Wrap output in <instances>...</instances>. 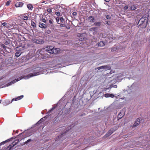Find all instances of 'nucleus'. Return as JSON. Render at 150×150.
<instances>
[{"mask_svg":"<svg viewBox=\"0 0 150 150\" xmlns=\"http://www.w3.org/2000/svg\"><path fill=\"white\" fill-rule=\"evenodd\" d=\"M146 145V144H144V145H143V146H145Z\"/></svg>","mask_w":150,"mask_h":150,"instance_id":"obj_60","label":"nucleus"},{"mask_svg":"<svg viewBox=\"0 0 150 150\" xmlns=\"http://www.w3.org/2000/svg\"><path fill=\"white\" fill-rule=\"evenodd\" d=\"M60 64H58L57 65H56L54 67V69L58 68H60L61 67Z\"/></svg>","mask_w":150,"mask_h":150,"instance_id":"obj_33","label":"nucleus"},{"mask_svg":"<svg viewBox=\"0 0 150 150\" xmlns=\"http://www.w3.org/2000/svg\"><path fill=\"white\" fill-rule=\"evenodd\" d=\"M26 71H31L34 72L33 73H30L25 76L24 79H28L29 78L33 76L38 75L43 73V68L41 67H38L35 68L33 69H31L30 68H29L27 69L26 70Z\"/></svg>","mask_w":150,"mask_h":150,"instance_id":"obj_1","label":"nucleus"},{"mask_svg":"<svg viewBox=\"0 0 150 150\" xmlns=\"http://www.w3.org/2000/svg\"><path fill=\"white\" fill-rule=\"evenodd\" d=\"M24 97V96L23 95H21V96H19L15 98H13L11 102V103H12V102H13L14 101H17L20 100L21 99H22Z\"/></svg>","mask_w":150,"mask_h":150,"instance_id":"obj_13","label":"nucleus"},{"mask_svg":"<svg viewBox=\"0 0 150 150\" xmlns=\"http://www.w3.org/2000/svg\"><path fill=\"white\" fill-rule=\"evenodd\" d=\"M128 8V6L127 5L125 6L124 7V10H127Z\"/></svg>","mask_w":150,"mask_h":150,"instance_id":"obj_45","label":"nucleus"},{"mask_svg":"<svg viewBox=\"0 0 150 150\" xmlns=\"http://www.w3.org/2000/svg\"><path fill=\"white\" fill-rule=\"evenodd\" d=\"M1 100H0V103H1Z\"/></svg>","mask_w":150,"mask_h":150,"instance_id":"obj_61","label":"nucleus"},{"mask_svg":"<svg viewBox=\"0 0 150 150\" xmlns=\"http://www.w3.org/2000/svg\"><path fill=\"white\" fill-rule=\"evenodd\" d=\"M60 20L61 22H63L64 21V19L62 17H61L60 18Z\"/></svg>","mask_w":150,"mask_h":150,"instance_id":"obj_49","label":"nucleus"},{"mask_svg":"<svg viewBox=\"0 0 150 150\" xmlns=\"http://www.w3.org/2000/svg\"><path fill=\"white\" fill-rule=\"evenodd\" d=\"M28 16H25V15H23V19L25 20H27L28 19Z\"/></svg>","mask_w":150,"mask_h":150,"instance_id":"obj_31","label":"nucleus"},{"mask_svg":"<svg viewBox=\"0 0 150 150\" xmlns=\"http://www.w3.org/2000/svg\"><path fill=\"white\" fill-rule=\"evenodd\" d=\"M10 43V42L6 41L4 42V45H8V44H9Z\"/></svg>","mask_w":150,"mask_h":150,"instance_id":"obj_42","label":"nucleus"},{"mask_svg":"<svg viewBox=\"0 0 150 150\" xmlns=\"http://www.w3.org/2000/svg\"><path fill=\"white\" fill-rule=\"evenodd\" d=\"M95 24L96 26H100L101 24L100 22H96Z\"/></svg>","mask_w":150,"mask_h":150,"instance_id":"obj_35","label":"nucleus"},{"mask_svg":"<svg viewBox=\"0 0 150 150\" xmlns=\"http://www.w3.org/2000/svg\"><path fill=\"white\" fill-rule=\"evenodd\" d=\"M23 5V3L22 2H18L15 4V6L16 7H22Z\"/></svg>","mask_w":150,"mask_h":150,"instance_id":"obj_14","label":"nucleus"},{"mask_svg":"<svg viewBox=\"0 0 150 150\" xmlns=\"http://www.w3.org/2000/svg\"><path fill=\"white\" fill-rule=\"evenodd\" d=\"M77 15V13L76 12H74L72 13V15L74 16V18L75 16H76Z\"/></svg>","mask_w":150,"mask_h":150,"instance_id":"obj_37","label":"nucleus"},{"mask_svg":"<svg viewBox=\"0 0 150 150\" xmlns=\"http://www.w3.org/2000/svg\"><path fill=\"white\" fill-rule=\"evenodd\" d=\"M23 134V133H22L21 134H20L19 135H18V136H19L20 135H21V134Z\"/></svg>","mask_w":150,"mask_h":150,"instance_id":"obj_55","label":"nucleus"},{"mask_svg":"<svg viewBox=\"0 0 150 150\" xmlns=\"http://www.w3.org/2000/svg\"><path fill=\"white\" fill-rule=\"evenodd\" d=\"M140 120L139 118H138L137 119L135 122L134 123L133 126H132V128H134L135 127L137 126L140 124Z\"/></svg>","mask_w":150,"mask_h":150,"instance_id":"obj_10","label":"nucleus"},{"mask_svg":"<svg viewBox=\"0 0 150 150\" xmlns=\"http://www.w3.org/2000/svg\"><path fill=\"white\" fill-rule=\"evenodd\" d=\"M23 48L20 47H16L15 48V50L17 51V52L15 53V56L18 57L20 56L21 54L22 53V52L21 51L23 50Z\"/></svg>","mask_w":150,"mask_h":150,"instance_id":"obj_5","label":"nucleus"},{"mask_svg":"<svg viewBox=\"0 0 150 150\" xmlns=\"http://www.w3.org/2000/svg\"><path fill=\"white\" fill-rule=\"evenodd\" d=\"M31 25L32 26L33 28H36V25L35 22L33 21H32Z\"/></svg>","mask_w":150,"mask_h":150,"instance_id":"obj_27","label":"nucleus"},{"mask_svg":"<svg viewBox=\"0 0 150 150\" xmlns=\"http://www.w3.org/2000/svg\"><path fill=\"white\" fill-rule=\"evenodd\" d=\"M33 41L34 42L38 44H41L42 43V41L41 40L35 39L33 40Z\"/></svg>","mask_w":150,"mask_h":150,"instance_id":"obj_18","label":"nucleus"},{"mask_svg":"<svg viewBox=\"0 0 150 150\" xmlns=\"http://www.w3.org/2000/svg\"><path fill=\"white\" fill-rule=\"evenodd\" d=\"M13 138H15V137H11V138L10 139H8L5 141H4L1 142V143H0V146L4 144L5 143H6L7 142H8V141H9L11 139H12Z\"/></svg>","mask_w":150,"mask_h":150,"instance_id":"obj_17","label":"nucleus"},{"mask_svg":"<svg viewBox=\"0 0 150 150\" xmlns=\"http://www.w3.org/2000/svg\"><path fill=\"white\" fill-rule=\"evenodd\" d=\"M47 1H53V0H47Z\"/></svg>","mask_w":150,"mask_h":150,"instance_id":"obj_54","label":"nucleus"},{"mask_svg":"<svg viewBox=\"0 0 150 150\" xmlns=\"http://www.w3.org/2000/svg\"><path fill=\"white\" fill-rule=\"evenodd\" d=\"M117 129V126H115L113 128H111L110 129L112 131L114 132Z\"/></svg>","mask_w":150,"mask_h":150,"instance_id":"obj_25","label":"nucleus"},{"mask_svg":"<svg viewBox=\"0 0 150 150\" xmlns=\"http://www.w3.org/2000/svg\"><path fill=\"white\" fill-rule=\"evenodd\" d=\"M104 96L106 98L111 97L112 98H113L114 97V96L112 94L107 93L104 94Z\"/></svg>","mask_w":150,"mask_h":150,"instance_id":"obj_15","label":"nucleus"},{"mask_svg":"<svg viewBox=\"0 0 150 150\" xmlns=\"http://www.w3.org/2000/svg\"><path fill=\"white\" fill-rule=\"evenodd\" d=\"M47 11L49 13H51L52 12V9L50 8L47 9Z\"/></svg>","mask_w":150,"mask_h":150,"instance_id":"obj_43","label":"nucleus"},{"mask_svg":"<svg viewBox=\"0 0 150 150\" xmlns=\"http://www.w3.org/2000/svg\"><path fill=\"white\" fill-rule=\"evenodd\" d=\"M106 17L107 19H110L111 17L109 15H106Z\"/></svg>","mask_w":150,"mask_h":150,"instance_id":"obj_36","label":"nucleus"},{"mask_svg":"<svg viewBox=\"0 0 150 150\" xmlns=\"http://www.w3.org/2000/svg\"><path fill=\"white\" fill-rule=\"evenodd\" d=\"M65 27L67 29H69L70 28V26L68 25H66V26H65Z\"/></svg>","mask_w":150,"mask_h":150,"instance_id":"obj_44","label":"nucleus"},{"mask_svg":"<svg viewBox=\"0 0 150 150\" xmlns=\"http://www.w3.org/2000/svg\"><path fill=\"white\" fill-rule=\"evenodd\" d=\"M123 76L122 74H120L119 75L117 76V78H120V77H122Z\"/></svg>","mask_w":150,"mask_h":150,"instance_id":"obj_48","label":"nucleus"},{"mask_svg":"<svg viewBox=\"0 0 150 150\" xmlns=\"http://www.w3.org/2000/svg\"><path fill=\"white\" fill-rule=\"evenodd\" d=\"M46 50L49 53L56 54L59 52V49L58 48H54L53 46H48L46 47Z\"/></svg>","mask_w":150,"mask_h":150,"instance_id":"obj_3","label":"nucleus"},{"mask_svg":"<svg viewBox=\"0 0 150 150\" xmlns=\"http://www.w3.org/2000/svg\"><path fill=\"white\" fill-rule=\"evenodd\" d=\"M84 39V37H82L79 38V40L80 41H82Z\"/></svg>","mask_w":150,"mask_h":150,"instance_id":"obj_38","label":"nucleus"},{"mask_svg":"<svg viewBox=\"0 0 150 150\" xmlns=\"http://www.w3.org/2000/svg\"><path fill=\"white\" fill-rule=\"evenodd\" d=\"M74 124L75 123H74V125H71L70 126L68 127V130H66V131H64V132H63L62 134H61V135L59 136V138L60 140H63L66 138L65 137L66 135L67 134L68 132L69 129L73 128L74 126H75V125Z\"/></svg>","mask_w":150,"mask_h":150,"instance_id":"obj_4","label":"nucleus"},{"mask_svg":"<svg viewBox=\"0 0 150 150\" xmlns=\"http://www.w3.org/2000/svg\"><path fill=\"white\" fill-rule=\"evenodd\" d=\"M130 9L131 10H134L136 9V7L134 5H132L131 6Z\"/></svg>","mask_w":150,"mask_h":150,"instance_id":"obj_28","label":"nucleus"},{"mask_svg":"<svg viewBox=\"0 0 150 150\" xmlns=\"http://www.w3.org/2000/svg\"><path fill=\"white\" fill-rule=\"evenodd\" d=\"M39 26L42 28L43 30L45 29L47 27L46 25L40 22L39 23Z\"/></svg>","mask_w":150,"mask_h":150,"instance_id":"obj_12","label":"nucleus"},{"mask_svg":"<svg viewBox=\"0 0 150 150\" xmlns=\"http://www.w3.org/2000/svg\"><path fill=\"white\" fill-rule=\"evenodd\" d=\"M60 27H65V26H66V25L65 24L62 23L60 24Z\"/></svg>","mask_w":150,"mask_h":150,"instance_id":"obj_41","label":"nucleus"},{"mask_svg":"<svg viewBox=\"0 0 150 150\" xmlns=\"http://www.w3.org/2000/svg\"><path fill=\"white\" fill-rule=\"evenodd\" d=\"M88 20L91 22H93L94 21V18L92 16H90L88 17Z\"/></svg>","mask_w":150,"mask_h":150,"instance_id":"obj_22","label":"nucleus"},{"mask_svg":"<svg viewBox=\"0 0 150 150\" xmlns=\"http://www.w3.org/2000/svg\"><path fill=\"white\" fill-rule=\"evenodd\" d=\"M146 140H145V142H146V143H147V139H146Z\"/></svg>","mask_w":150,"mask_h":150,"instance_id":"obj_57","label":"nucleus"},{"mask_svg":"<svg viewBox=\"0 0 150 150\" xmlns=\"http://www.w3.org/2000/svg\"><path fill=\"white\" fill-rule=\"evenodd\" d=\"M1 24H2L1 22L0 21V27L1 28H2L3 27V26Z\"/></svg>","mask_w":150,"mask_h":150,"instance_id":"obj_52","label":"nucleus"},{"mask_svg":"<svg viewBox=\"0 0 150 150\" xmlns=\"http://www.w3.org/2000/svg\"><path fill=\"white\" fill-rule=\"evenodd\" d=\"M42 21L44 23H46V21L45 19H42Z\"/></svg>","mask_w":150,"mask_h":150,"instance_id":"obj_50","label":"nucleus"},{"mask_svg":"<svg viewBox=\"0 0 150 150\" xmlns=\"http://www.w3.org/2000/svg\"><path fill=\"white\" fill-rule=\"evenodd\" d=\"M56 21H57V23H58L59 21V18L57 17L56 18Z\"/></svg>","mask_w":150,"mask_h":150,"instance_id":"obj_47","label":"nucleus"},{"mask_svg":"<svg viewBox=\"0 0 150 150\" xmlns=\"http://www.w3.org/2000/svg\"><path fill=\"white\" fill-rule=\"evenodd\" d=\"M27 7L29 9L31 10L33 9V6L31 4H28L27 5Z\"/></svg>","mask_w":150,"mask_h":150,"instance_id":"obj_23","label":"nucleus"},{"mask_svg":"<svg viewBox=\"0 0 150 150\" xmlns=\"http://www.w3.org/2000/svg\"><path fill=\"white\" fill-rule=\"evenodd\" d=\"M19 141V139L15 140L14 142L6 148V150H10L15 145H16Z\"/></svg>","mask_w":150,"mask_h":150,"instance_id":"obj_7","label":"nucleus"},{"mask_svg":"<svg viewBox=\"0 0 150 150\" xmlns=\"http://www.w3.org/2000/svg\"><path fill=\"white\" fill-rule=\"evenodd\" d=\"M1 47H2L4 50L5 51L6 50L7 47L5 45L3 44H2L1 45Z\"/></svg>","mask_w":150,"mask_h":150,"instance_id":"obj_30","label":"nucleus"},{"mask_svg":"<svg viewBox=\"0 0 150 150\" xmlns=\"http://www.w3.org/2000/svg\"><path fill=\"white\" fill-rule=\"evenodd\" d=\"M122 79V78L120 79H119L120 80V81H121Z\"/></svg>","mask_w":150,"mask_h":150,"instance_id":"obj_59","label":"nucleus"},{"mask_svg":"<svg viewBox=\"0 0 150 150\" xmlns=\"http://www.w3.org/2000/svg\"><path fill=\"white\" fill-rule=\"evenodd\" d=\"M133 85H134V84H132V86H133Z\"/></svg>","mask_w":150,"mask_h":150,"instance_id":"obj_62","label":"nucleus"},{"mask_svg":"<svg viewBox=\"0 0 150 150\" xmlns=\"http://www.w3.org/2000/svg\"><path fill=\"white\" fill-rule=\"evenodd\" d=\"M147 136L146 137L147 138V139H150V129H149L148 130V132L147 133Z\"/></svg>","mask_w":150,"mask_h":150,"instance_id":"obj_26","label":"nucleus"},{"mask_svg":"<svg viewBox=\"0 0 150 150\" xmlns=\"http://www.w3.org/2000/svg\"><path fill=\"white\" fill-rule=\"evenodd\" d=\"M111 67L109 65H103L100 67H98L95 69H98V70H100L101 69H104L105 71L107 70H110V69Z\"/></svg>","mask_w":150,"mask_h":150,"instance_id":"obj_8","label":"nucleus"},{"mask_svg":"<svg viewBox=\"0 0 150 150\" xmlns=\"http://www.w3.org/2000/svg\"><path fill=\"white\" fill-rule=\"evenodd\" d=\"M105 45V43L103 41H100L96 44L97 46L103 47Z\"/></svg>","mask_w":150,"mask_h":150,"instance_id":"obj_16","label":"nucleus"},{"mask_svg":"<svg viewBox=\"0 0 150 150\" xmlns=\"http://www.w3.org/2000/svg\"><path fill=\"white\" fill-rule=\"evenodd\" d=\"M49 22L50 24L49 25V27H50L51 28L53 29L54 27V21L52 19L50 18L49 20Z\"/></svg>","mask_w":150,"mask_h":150,"instance_id":"obj_11","label":"nucleus"},{"mask_svg":"<svg viewBox=\"0 0 150 150\" xmlns=\"http://www.w3.org/2000/svg\"><path fill=\"white\" fill-rule=\"evenodd\" d=\"M117 49V47H114L111 48V51L114 52Z\"/></svg>","mask_w":150,"mask_h":150,"instance_id":"obj_29","label":"nucleus"},{"mask_svg":"<svg viewBox=\"0 0 150 150\" xmlns=\"http://www.w3.org/2000/svg\"><path fill=\"white\" fill-rule=\"evenodd\" d=\"M31 140H31V139H29L27 141H25L24 143V144H27L28 143H29V142H30Z\"/></svg>","mask_w":150,"mask_h":150,"instance_id":"obj_32","label":"nucleus"},{"mask_svg":"<svg viewBox=\"0 0 150 150\" xmlns=\"http://www.w3.org/2000/svg\"><path fill=\"white\" fill-rule=\"evenodd\" d=\"M106 2H108L110 1V0H104Z\"/></svg>","mask_w":150,"mask_h":150,"instance_id":"obj_53","label":"nucleus"},{"mask_svg":"<svg viewBox=\"0 0 150 150\" xmlns=\"http://www.w3.org/2000/svg\"><path fill=\"white\" fill-rule=\"evenodd\" d=\"M98 30L97 27H93L92 28H90L89 29V30L92 32H95Z\"/></svg>","mask_w":150,"mask_h":150,"instance_id":"obj_21","label":"nucleus"},{"mask_svg":"<svg viewBox=\"0 0 150 150\" xmlns=\"http://www.w3.org/2000/svg\"><path fill=\"white\" fill-rule=\"evenodd\" d=\"M109 22H108V21H106L105 22V23L107 24L108 25H109L110 24L109 23Z\"/></svg>","mask_w":150,"mask_h":150,"instance_id":"obj_51","label":"nucleus"},{"mask_svg":"<svg viewBox=\"0 0 150 150\" xmlns=\"http://www.w3.org/2000/svg\"><path fill=\"white\" fill-rule=\"evenodd\" d=\"M55 14L58 16H59L60 14V13L59 12H55Z\"/></svg>","mask_w":150,"mask_h":150,"instance_id":"obj_39","label":"nucleus"},{"mask_svg":"<svg viewBox=\"0 0 150 150\" xmlns=\"http://www.w3.org/2000/svg\"><path fill=\"white\" fill-rule=\"evenodd\" d=\"M10 4V1H8L6 4V6H8Z\"/></svg>","mask_w":150,"mask_h":150,"instance_id":"obj_40","label":"nucleus"},{"mask_svg":"<svg viewBox=\"0 0 150 150\" xmlns=\"http://www.w3.org/2000/svg\"><path fill=\"white\" fill-rule=\"evenodd\" d=\"M56 106H54L50 110L47 112V114H48L47 115H46L44 117L41 118L40 120L38 122H41L43 121L45 119H46L49 116V113L53 110H54L56 108Z\"/></svg>","mask_w":150,"mask_h":150,"instance_id":"obj_6","label":"nucleus"},{"mask_svg":"<svg viewBox=\"0 0 150 150\" xmlns=\"http://www.w3.org/2000/svg\"><path fill=\"white\" fill-rule=\"evenodd\" d=\"M113 132L110 129L108 132L105 135V137H107L110 136Z\"/></svg>","mask_w":150,"mask_h":150,"instance_id":"obj_20","label":"nucleus"},{"mask_svg":"<svg viewBox=\"0 0 150 150\" xmlns=\"http://www.w3.org/2000/svg\"><path fill=\"white\" fill-rule=\"evenodd\" d=\"M149 16L148 13L144 15L139 21L137 24V27H142V28H145L147 26Z\"/></svg>","mask_w":150,"mask_h":150,"instance_id":"obj_2","label":"nucleus"},{"mask_svg":"<svg viewBox=\"0 0 150 150\" xmlns=\"http://www.w3.org/2000/svg\"><path fill=\"white\" fill-rule=\"evenodd\" d=\"M2 25L4 27V28H9V24L6 22H4L2 24Z\"/></svg>","mask_w":150,"mask_h":150,"instance_id":"obj_19","label":"nucleus"},{"mask_svg":"<svg viewBox=\"0 0 150 150\" xmlns=\"http://www.w3.org/2000/svg\"><path fill=\"white\" fill-rule=\"evenodd\" d=\"M2 79V77H0V80H1Z\"/></svg>","mask_w":150,"mask_h":150,"instance_id":"obj_58","label":"nucleus"},{"mask_svg":"<svg viewBox=\"0 0 150 150\" xmlns=\"http://www.w3.org/2000/svg\"><path fill=\"white\" fill-rule=\"evenodd\" d=\"M46 33L48 34H49L51 33V31L50 30H47Z\"/></svg>","mask_w":150,"mask_h":150,"instance_id":"obj_46","label":"nucleus"},{"mask_svg":"<svg viewBox=\"0 0 150 150\" xmlns=\"http://www.w3.org/2000/svg\"><path fill=\"white\" fill-rule=\"evenodd\" d=\"M45 2V1H44L41 2V3H44Z\"/></svg>","mask_w":150,"mask_h":150,"instance_id":"obj_56","label":"nucleus"},{"mask_svg":"<svg viewBox=\"0 0 150 150\" xmlns=\"http://www.w3.org/2000/svg\"><path fill=\"white\" fill-rule=\"evenodd\" d=\"M23 78H22V77L21 76L17 79H15L14 80H13V81H11V82L7 83V86H8L11 85L13 84H14L16 82H17L21 80Z\"/></svg>","mask_w":150,"mask_h":150,"instance_id":"obj_9","label":"nucleus"},{"mask_svg":"<svg viewBox=\"0 0 150 150\" xmlns=\"http://www.w3.org/2000/svg\"><path fill=\"white\" fill-rule=\"evenodd\" d=\"M110 87L111 88L113 87L116 88L117 87V86L116 85L111 84L110 86Z\"/></svg>","mask_w":150,"mask_h":150,"instance_id":"obj_34","label":"nucleus"},{"mask_svg":"<svg viewBox=\"0 0 150 150\" xmlns=\"http://www.w3.org/2000/svg\"><path fill=\"white\" fill-rule=\"evenodd\" d=\"M123 116V115L121 113V112H120V113H119L118 116H117V118H118V120H119V119H121Z\"/></svg>","mask_w":150,"mask_h":150,"instance_id":"obj_24","label":"nucleus"}]
</instances>
